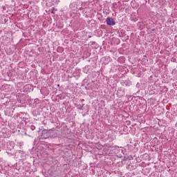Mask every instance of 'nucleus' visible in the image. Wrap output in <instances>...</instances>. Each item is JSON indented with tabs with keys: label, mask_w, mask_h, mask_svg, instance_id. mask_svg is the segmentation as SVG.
Masks as SVG:
<instances>
[{
	"label": "nucleus",
	"mask_w": 177,
	"mask_h": 177,
	"mask_svg": "<svg viewBox=\"0 0 177 177\" xmlns=\"http://www.w3.org/2000/svg\"><path fill=\"white\" fill-rule=\"evenodd\" d=\"M106 22L108 26H115V21L110 17L106 18Z\"/></svg>",
	"instance_id": "1"
},
{
	"label": "nucleus",
	"mask_w": 177,
	"mask_h": 177,
	"mask_svg": "<svg viewBox=\"0 0 177 177\" xmlns=\"http://www.w3.org/2000/svg\"><path fill=\"white\" fill-rule=\"evenodd\" d=\"M50 136L51 138H57L58 135H59V131L54 129V130H51L50 132Z\"/></svg>",
	"instance_id": "2"
},
{
	"label": "nucleus",
	"mask_w": 177,
	"mask_h": 177,
	"mask_svg": "<svg viewBox=\"0 0 177 177\" xmlns=\"http://www.w3.org/2000/svg\"><path fill=\"white\" fill-rule=\"evenodd\" d=\"M84 106H85V104H83L82 105L81 104L76 105V107L77 109H78V110H84Z\"/></svg>",
	"instance_id": "3"
},
{
	"label": "nucleus",
	"mask_w": 177,
	"mask_h": 177,
	"mask_svg": "<svg viewBox=\"0 0 177 177\" xmlns=\"http://www.w3.org/2000/svg\"><path fill=\"white\" fill-rule=\"evenodd\" d=\"M30 128L31 131H35V126L30 125Z\"/></svg>",
	"instance_id": "4"
},
{
	"label": "nucleus",
	"mask_w": 177,
	"mask_h": 177,
	"mask_svg": "<svg viewBox=\"0 0 177 177\" xmlns=\"http://www.w3.org/2000/svg\"><path fill=\"white\" fill-rule=\"evenodd\" d=\"M40 131H42V132H46V129L44 128V127H41V129H39Z\"/></svg>",
	"instance_id": "5"
},
{
	"label": "nucleus",
	"mask_w": 177,
	"mask_h": 177,
	"mask_svg": "<svg viewBox=\"0 0 177 177\" xmlns=\"http://www.w3.org/2000/svg\"><path fill=\"white\" fill-rule=\"evenodd\" d=\"M51 13H53V15H55V11H53V10H50Z\"/></svg>",
	"instance_id": "6"
},
{
	"label": "nucleus",
	"mask_w": 177,
	"mask_h": 177,
	"mask_svg": "<svg viewBox=\"0 0 177 177\" xmlns=\"http://www.w3.org/2000/svg\"><path fill=\"white\" fill-rule=\"evenodd\" d=\"M80 101H81V102H85V100L82 99V100H80Z\"/></svg>",
	"instance_id": "7"
},
{
	"label": "nucleus",
	"mask_w": 177,
	"mask_h": 177,
	"mask_svg": "<svg viewBox=\"0 0 177 177\" xmlns=\"http://www.w3.org/2000/svg\"><path fill=\"white\" fill-rule=\"evenodd\" d=\"M60 28H63V25H61V26H60Z\"/></svg>",
	"instance_id": "8"
},
{
	"label": "nucleus",
	"mask_w": 177,
	"mask_h": 177,
	"mask_svg": "<svg viewBox=\"0 0 177 177\" xmlns=\"http://www.w3.org/2000/svg\"><path fill=\"white\" fill-rule=\"evenodd\" d=\"M57 86H60V84H57Z\"/></svg>",
	"instance_id": "9"
},
{
	"label": "nucleus",
	"mask_w": 177,
	"mask_h": 177,
	"mask_svg": "<svg viewBox=\"0 0 177 177\" xmlns=\"http://www.w3.org/2000/svg\"><path fill=\"white\" fill-rule=\"evenodd\" d=\"M88 38H91V36H88Z\"/></svg>",
	"instance_id": "10"
}]
</instances>
